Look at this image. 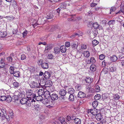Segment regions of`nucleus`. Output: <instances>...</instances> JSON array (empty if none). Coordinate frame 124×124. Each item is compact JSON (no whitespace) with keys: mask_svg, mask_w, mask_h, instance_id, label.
Returning a JSON list of instances; mask_svg holds the SVG:
<instances>
[{"mask_svg":"<svg viewBox=\"0 0 124 124\" xmlns=\"http://www.w3.org/2000/svg\"><path fill=\"white\" fill-rule=\"evenodd\" d=\"M26 94L27 96H30L29 97H27V98L30 100H31L32 98H35L36 96L35 94L33 93V91L31 90H27Z\"/></svg>","mask_w":124,"mask_h":124,"instance_id":"f257e3e1","label":"nucleus"},{"mask_svg":"<svg viewBox=\"0 0 124 124\" xmlns=\"http://www.w3.org/2000/svg\"><path fill=\"white\" fill-rule=\"evenodd\" d=\"M51 94L50 92L47 90H46L44 92L43 95L44 97H45L46 99H44L43 101V102H44V101L46 100V103H47L48 102V100L47 99L49 97H50Z\"/></svg>","mask_w":124,"mask_h":124,"instance_id":"f03ea898","label":"nucleus"},{"mask_svg":"<svg viewBox=\"0 0 124 124\" xmlns=\"http://www.w3.org/2000/svg\"><path fill=\"white\" fill-rule=\"evenodd\" d=\"M30 100L26 98H23L20 100V102L22 104H27V105H28L31 102Z\"/></svg>","mask_w":124,"mask_h":124,"instance_id":"7ed1b4c3","label":"nucleus"},{"mask_svg":"<svg viewBox=\"0 0 124 124\" xmlns=\"http://www.w3.org/2000/svg\"><path fill=\"white\" fill-rule=\"evenodd\" d=\"M78 46V44L77 42H73L71 44L70 46L73 51H76L77 50Z\"/></svg>","mask_w":124,"mask_h":124,"instance_id":"20e7f679","label":"nucleus"},{"mask_svg":"<svg viewBox=\"0 0 124 124\" xmlns=\"http://www.w3.org/2000/svg\"><path fill=\"white\" fill-rule=\"evenodd\" d=\"M88 112V113H90L92 115L95 116L97 114V110L95 108H94L93 109H89Z\"/></svg>","mask_w":124,"mask_h":124,"instance_id":"39448f33","label":"nucleus"},{"mask_svg":"<svg viewBox=\"0 0 124 124\" xmlns=\"http://www.w3.org/2000/svg\"><path fill=\"white\" fill-rule=\"evenodd\" d=\"M39 83L38 84L36 82L34 81L32 82L31 83L30 86L32 88H38L39 87Z\"/></svg>","mask_w":124,"mask_h":124,"instance_id":"423d86ee","label":"nucleus"},{"mask_svg":"<svg viewBox=\"0 0 124 124\" xmlns=\"http://www.w3.org/2000/svg\"><path fill=\"white\" fill-rule=\"evenodd\" d=\"M50 97L53 101H54L58 99V95L56 93H51Z\"/></svg>","mask_w":124,"mask_h":124,"instance_id":"0eeeda50","label":"nucleus"},{"mask_svg":"<svg viewBox=\"0 0 124 124\" xmlns=\"http://www.w3.org/2000/svg\"><path fill=\"white\" fill-rule=\"evenodd\" d=\"M93 27L95 29H98L99 30L102 29V27L101 26L99 25L97 23H94L93 25Z\"/></svg>","mask_w":124,"mask_h":124,"instance_id":"6e6552de","label":"nucleus"},{"mask_svg":"<svg viewBox=\"0 0 124 124\" xmlns=\"http://www.w3.org/2000/svg\"><path fill=\"white\" fill-rule=\"evenodd\" d=\"M5 61L4 59H2L0 61V68H2L5 67V64L4 62Z\"/></svg>","mask_w":124,"mask_h":124,"instance_id":"1a4fd4ad","label":"nucleus"},{"mask_svg":"<svg viewBox=\"0 0 124 124\" xmlns=\"http://www.w3.org/2000/svg\"><path fill=\"white\" fill-rule=\"evenodd\" d=\"M68 1H65L61 3L60 4V6L61 8H65L67 6Z\"/></svg>","mask_w":124,"mask_h":124,"instance_id":"9d476101","label":"nucleus"},{"mask_svg":"<svg viewBox=\"0 0 124 124\" xmlns=\"http://www.w3.org/2000/svg\"><path fill=\"white\" fill-rule=\"evenodd\" d=\"M44 76L46 79H48L51 76V74L49 72L46 71L44 74Z\"/></svg>","mask_w":124,"mask_h":124,"instance_id":"9b49d317","label":"nucleus"},{"mask_svg":"<svg viewBox=\"0 0 124 124\" xmlns=\"http://www.w3.org/2000/svg\"><path fill=\"white\" fill-rule=\"evenodd\" d=\"M45 84V87H49L52 86V83L51 81L50 80H48L46 81Z\"/></svg>","mask_w":124,"mask_h":124,"instance_id":"f8f14e48","label":"nucleus"},{"mask_svg":"<svg viewBox=\"0 0 124 124\" xmlns=\"http://www.w3.org/2000/svg\"><path fill=\"white\" fill-rule=\"evenodd\" d=\"M44 17L46 19H48L52 18V15L50 14V13H49L46 14H44Z\"/></svg>","mask_w":124,"mask_h":124,"instance_id":"ddd939ff","label":"nucleus"},{"mask_svg":"<svg viewBox=\"0 0 124 124\" xmlns=\"http://www.w3.org/2000/svg\"><path fill=\"white\" fill-rule=\"evenodd\" d=\"M85 94L83 92H81L79 91L78 94V97L80 98H84L85 96Z\"/></svg>","mask_w":124,"mask_h":124,"instance_id":"4468645a","label":"nucleus"},{"mask_svg":"<svg viewBox=\"0 0 124 124\" xmlns=\"http://www.w3.org/2000/svg\"><path fill=\"white\" fill-rule=\"evenodd\" d=\"M67 93V91L64 89H61L59 92L61 96H65Z\"/></svg>","mask_w":124,"mask_h":124,"instance_id":"2eb2a0df","label":"nucleus"},{"mask_svg":"<svg viewBox=\"0 0 124 124\" xmlns=\"http://www.w3.org/2000/svg\"><path fill=\"white\" fill-rule=\"evenodd\" d=\"M46 80L44 78H42L40 79L39 84L41 86H45V84Z\"/></svg>","mask_w":124,"mask_h":124,"instance_id":"dca6fc26","label":"nucleus"},{"mask_svg":"<svg viewBox=\"0 0 124 124\" xmlns=\"http://www.w3.org/2000/svg\"><path fill=\"white\" fill-rule=\"evenodd\" d=\"M52 48V47L51 45L50 44H48L47 46L46 47L44 51L46 53L47 52Z\"/></svg>","mask_w":124,"mask_h":124,"instance_id":"f3484780","label":"nucleus"},{"mask_svg":"<svg viewBox=\"0 0 124 124\" xmlns=\"http://www.w3.org/2000/svg\"><path fill=\"white\" fill-rule=\"evenodd\" d=\"M41 66L43 69H46L48 68V64L47 63H43L42 64Z\"/></svg>","mask_w":124,"mask_h":124,"instance_id":"a211bd4d","label":"nucleus"},{"mask_svg":"<svg viewBox=\"0 0 124 124\" xmlns=\"http://www.w3.org/2000/svg\"><path fill=\"white\" fill-rule=\"evenodd\" d=\"M96 118L97 121H100L102 118V116L101 114H98L96 115Z\"/></svg>","mask_w":124,"mask_h":124,"instance_id":"6ab92c4d","label":"nucleus"},{"mask_svg":"<svg viewBox=\"0 0 124 124\" xmlns=\"http://www.w3.org/2000/svg\"><path fill=\"white\" fill-rule=\"evenodd\" d=\"M13 74L14 76L15 77H19L20 76V72L19 71H15Z\"/></svg>","mask_w":124,"mask_h":124,"instance_id":"aec40b11","label":"nucleus"},{"mask_svg":"<svg viewBox=\"0 0 124 124\" xmlns=\"http://www.w3.org/2000/svg\"><path fill=\"white\" fill-rule=\"evenodd\" d=\"M45 89H39L38 92V93L39 95H43Z\"/></svg>","mask_w":124,"mask_h":124,"instance_id":"412c9836","label":"nucleus"},{"mask_svg":"<svg viewBox=\"0 0 124 124\" xmlns=\"http://www.w3.org/2000/svg\"><path fill=\"white\" fill-rule=\"evenodd\" d=\"M88 62L89 64L94 63L96 61L94 58L93 57H92L89 60H88Z\"/></svg>","mask_w":124,"mask_h":124,"instance_id":"4be33fe9","label":"nucleus"},{"mask_svg":"<svg viewBox=\"0 0 124 124\" xmlns=\"http://www.w3.org/2000/svg\"><path fill=\"white\" fill-rule=\"evenodd\" d=\"M110 59L112 62H115L117 59V58L115 55H113L110 57Z\"/></svg>","mask_w":124,"mask_h":124,"instance_id":"5701e85b","label":"nucleus"},{"mask_svg":"<svg viewBox=\"0 0 124 124\" xmlns=\"http://www.w3.org/2000/svg\"><path fill=\"white\" fill-rule=\"evenodd\" d=\"M60 50L62 53H65L66 50V48L64 46H61L60 47Z\"/></svg>","mask_w":124,"mask_h":124,"instance_id":"b1692460","label":"nucleus"},{"mask_svg":"<svg viewBox=\"0 0 124 124\" xmlns=\"http://www.w3.org/2000/svg\"><path fill=\"white\" fill-rule=\"evenodd\" d=\"M39 95V96H36L35 97V100L38 101H42L43 100V97Z\"/></svg>","mask_w":124,"mask_h":124,"instance_id":"393cba45","label":"nucleus"},{"mask_svg":"<svg viewBox=\"0 0 124 124\" xmlns=\"http://www.w3.org/2000/svg\"><path fill=\"white\" fill-rule=\"evenodd\" d=\"M74 122L75 123L77 124H81V120L77 118H75L74 119Z\"/></svg>","mask_w":124,"mask_h":124,"instance_id":"a878e982","label":"nucleus"},{"mask_svg":"<svg viewBox=\"0 0 124 124\" xmlns=\"http://www.w3.org/2000/svg\"><path fill=\"white\" fill-rule=\"evenodd\" d=\"M14 70V67L13 66H10L9 69V71L11 74H13L15 71Z\"/></svg>","mask_w":124,"mask_h":124,"instance_id":"bb28decb","label":"nucleus"},{"mask_svg":"<svg viewBox=\"0 0 124 124\" xmlns=\"http://www.w3.org/2000/svg\"><path fill=\"white\" fill-rule=\"evenodd\" d=\"M116 67L113 66L110 67L109 68V71L110 72H114L116 71Z\"/></svg>","mask_w":124,"mask_h":124,"instance_id":"cd10ccee","label":"nucleus"},{"mask_svg":"<svg viewBox=\"0 0 124 124\" xmlns=\"http://www.w3.org/2000/svg\"><path fill=\"white\" fill-rule=\"evenodd\" d=\"M35 107V109L37 111H39L41 108V105L37 104L34 105Z\"/></svg>","mask_w":124,"mask_h":124,"instance_id":"c85d7f7f","label":"nucleus"},{"mask_svg":"<svg viewBox=\"0 0 124 124\" xmlns=\"http://www.w3.org/2000/svg\"><path fill=\"white\" fill-rule=\"evenodd\" d=\"M85 80L87 83H91L93 81V79L90 78L86 77L85 79Z\"/></svg>","mask_w":124,"mask_h":124,"instance_id":"c756f323","label":"nucleus"},{"mask_svg":"<svg viewBox=\"0 0 124 124\" xmlns=\"http://www.w3.org/2000/svg\"><path fill=\"white\" fill-rule=\"evenodd\" d=\"M7 33L6 31L1 32L0 31V37H4L7 35Z\"/></svg>","mask_w":124,"mask_h":124,"instance_id":"7c9ffc66","label":"nucleus"},{"mask_svg":"<svg viewBox=\"0 0 124 124\" xmlns=\"http://www.w3.org/2000/svg\"><path fill=\"white\" fill-rule=\"evenodd\" d=\"M83 54L84 56L86 57H88L90 55V53L88 51H85Z\"/></svg>","mask_w":124,"mask_h":124,"instance_id":"2f4dec72","label":"nucleus"},{"mask_svg":"<svg viewBox=\"0 0 124 124\" xmlns=\"http://www.w3.org/2000/svg\"><path fill=\"white\" fill-rule=\"evenodd\" d=\"M74 92V89L72 88H69L68 90V93L70 94H73Z\"/></svg>","mask_w":124,"mask_h":124,"instance_id":"473e14b6","label":"nucleus"},{"mask_svg":"<svg viewBox=\"0 0 124 124\" xmlns=\"http://www.w3.org/2000/svg\"><path fill=\"white\" fill-rule=\"evenodd\" d=\"M96 66L94 64H92L90 67V70L93 71H94L96 70Z\"/></svg>","mask_w":124,"mask_h":124,"instance_id":"72a5a7b5","label":"nucleus"},{"mask_svg":"<svg viewBox=\"0 0 124 124\" xmlns=\"http://www.w3.org/2000/svg\"><path fill=\"white\" fill-rule=\"evenodd\" d=\"M60 49L57 47H55L54 48V52L56 54L59 53L60 51Z\"/></svg>","mask_w":124,"mask_h":124,"instance_id":"f704fd0d","label":"nucleus"},{"mask_svg":"<svg viewBox=\"0 0 124 124\" xmlns=\"http://www.w3.org/2000/svg\"><path fill=\"white\" fill-rule=\"evenodd\" d=\"M99 43V42L95 39L93 40L92 42V44L93 46H95L98 45Z\"/></svg>","mask_w":124,"mask_h":124,"instance_id":"c9c22d12","label":"nucleus"},{"mask_svg":"<svg viewBox=\"0 0 124 124\" xmlns=\"http://www.w3.org/2000/svg\"><path fill=\"white\" fill-rule=\"evenodd\" d=\"M98 104V102L96 101L93 102L92 104L94 108H95L97 106Z\"/></svg>","mask_w":124,"mask_h":124,"instance_id":"e433bc0d","label":"nucleus"},{"mask_svg":"<svg viewBox=\"0 0 124 124\" xmlns=\"http://www.w3.org/2000/svg\"><path fill=\"white\" fill-rule=\"evenodd\" d=\"M9 116L10 118H13L14 117V114L12 110H11L9 111Z\"/></svg>","mask_w":124,"mask_h":124,"instance_id":"4c0bfd02","label":"nucleus"},{"mask_svg":"<svg viewBox=\"0 0 124 124\" xmlns=\"http://www.w3.org/2000/svg\"><path fill=\"white\" fill-rule=\"evenodd\" d=\"M69 100L70 101H73L74 100V97L73 94H71L69 96Z\"/></svg>","mask_w":124,"mask_h":124,"instance_id":"58836bf2","label":"nucleus"},{"mask_svg":"<svg viewBox=\"0 0 124 124\" xmlns=\"http://www.w3.org/2000/svg\"><path fill=\"white\" fill-rule=\"evenodd\" d=\"M13 84L15 88H17L18 87H19L20 85L19 83H18L17 82H13Z\"/></svg>","mask_w":124,"mask_h":124,"instance_id":"ea45409f","label":"nucleus"},{"mask_svg":"<svg viewBox=\"0 0 124 124\" xmlns=\"http://www.w3.org/2000/svg\"><path fill=\"white\" fill-rule=\"evenodd\" d=\"M101 98V95L99 94H96L94 97V99L96 100H99Z\"/></svg>","mask_w":124,"mask_h":124,"instance_id":"a19ab883","label":"nucleus"},{"mask_svg":"<svg viewBox=\"0 0 124 124\" xmlns=\"http://www.w3.org/2000/svg\"><path fill=\"white\" fill-rule=\"evenodd\" d=\"M58 119L62 123H63L65 121V118L62 117H59Z\"/></svg>","mask_w":124,"mask_h":124,"instance_id":"79ce46f5","label":"nucleus"},{"mask_svg":"<svg viewBox=\"0 0 124 124\" xmlns=\"http://www.w3.org/2000/svg\"><path fill=\"white\" fill-rule=\"evenodd\" d=\"M6 98H7V99H6V100L8 102H11L12 100V98L10 96H8L6 97Z\"/></svg>","mask_w":124,"mask_h":124,"instance_id":"37998d69","label":"nucleus"},{"mask_svg":"<svg viewBox=\"0 0 124 124\" xmlns=\"http://www.w3.org/2000/svg\"><path fill=\"white\" fill-rule=\"evenodd\" d=\"M114 98L116 100H118L120 98L119 95L117 94H116L113 95Z\"/></svg>","mask_w":124,"mask_h":124,"instance_id":"c03bdc74","label":"nucleus"},{"mask_svg":"<svg viewBox=\"0 0 124 124\" xmlns=\"http://www.w3.org/2000/svg\"><path fill=\"white\" fill-rule=\"evenodd\" d=\"M86 89L87 91L91 93L93 91L92 88L90 87L86 86Z\"/></svg>","mask_w":124,"mask_h":124,"instance_id":"a18cd8bd","label":"nucleus"},{"mask_svg":"<svg viewBox=\"0 0 124 124\" xmlns=\"http://www.w3.org/2000/svg\"><path fill=\"white\" fill-rule=\"evenodd\" d=\"M19 95L20 97L23 98L25 96V93L24 92H21L19 93Z\"/></svg>","mask_w":124,"mask_h":124,"instance_id":"49530a36","label":"nucleus"},{"mask_svg":"<svg viewBox=\"0 0 124 124\" xmlns=\"http://www.w3.org/2000/svg\"><path fill=\"white\" fill-rule=\"evenodd\" d=\"M5 96H1L0 97V100L1 101H3L6 100L7 98Z\"/></svg>","mask_w":124,"mask_h":124,"instance_id":"de8ad7c7","label":"nucleus"},{"mask_svg":"<svg viewBox=\"0 0 124 124\" xmlns=\"http://www.w3.org/2000/svg\"><path fill=\"white\" fill-rule=\"evenodd\" d=\"M108 73L107 69L106 68L103 69L101 71V73H102L104 74H106Z\"/></svg>","mask_w":124,"mask_h":124,"instance_id":"09e8293b","label":"nucleus"},{"mask_svg":"<svg viewBox=\"0 0 124 124\" xmlns=\"http://www.w3.org/2000/svg\"><path fill=\"white\" fill-rule=\"evenodd\" d=\"M83 7L81 6H80L77 7V10L78 11H82V10L83 9Z\"/></svg>","mask_w":124,"mask_h":124,"instance_id":"8fccbe9b","label":"nucleus"},{"mask_svg":"<svg viewBox=\"0 0 124 124\" xmlns=\"http://www.w3.org/2000/svg\"><path fill=\"white\" fill-rule=\"evenodd\" d=\"M82 86L81 85H78L75 87V89L77 91H79L81 89Z\"/></svg>","mask_w":124,"mask_h":124,"instance_id":"3c124183","label":"nucleus"},{"mask_svg":"<svg viewBox=\"0 0 124 124\" xmlns=\"http://www.w3.org/2000/svg\"><path fill=\"white\" fill-rule=\"evenodd\" d=\"M18 97L17 95H14L12 97V100L14 101L17 100L18 99Z\"/></svg>","mask_w":124,"mask_h":124,"instance_id":"603ef678","label":"nucleus"},{"mask_svg":"<svg viewBox=\"0 0 124 124\" xmlns=\"http://www.w3.org/2000/svg\"><path fill=\"white\" fill-rule=\"evenodd\" d=\"M120 7V11H119L118 12L116 13V14L119 13L120 12V11H121V12H122V13H124V6L123 7L122 6V4H121Z\"/></svg>","mask_w":124,"mask_h":124,"instance_id":"864d4df0","label":"nucleus"},{"mask_svg":"<svg viewBox=\"0 0 124 124\" xmlns=\"http://www.w3.org/2000/svg\"><path fill=\"white\" fill-rule=\"evenodd\" d=\"M115 23V21L114 20L109 21L108 22V24L109 25H113Z\"/></svg>","mask_w":124,"mask_h":124,"instance_id":"5fc2aeb1","label":"nucleus"},{"mask_svg":"<svg viewBox=\"0 0 124 124\" xmlns=\"http://www.w3.org/2000/svg\"><path fill=\"white\" fill-rule=\"evenodd\" d=\"M116 7H111V9L110 10V14H111V12L114 11L116 10Z\"/></svg>","mask_w":124,"mask_h":124,"instance_id":"6e6d98bb","label":"nucleus"},{"mask_svg":"<svg viewBox=\"0 0 124 124\" xmlns=\"http://www.w3.org/2000/svg\"><path fill=\"white\" fill-rule=\"evenodd\" d=\"M7 61L10 63L11 62L13 61L12 58L11 56L7 57Z\"/></svg>","mask_w":124,"mask_h":124,"instance_id":"4d7b16f0","label":"nucleus"},{"mask_svg":"<svg viewBox=\"0 0 124 124\" xmlns=\"http://www.w3.org/2000/svg\"><path fill=\"white\" fill-rule=\"evenodd\" d=\"M105 56L103 54H102L100 55L99 56L100 59L101 60H102L105 58Z\"/></svg>","mask_w":124,"mask_h":124,"instance_id":"13d9d810","label":"nucleus"},{"mask_svg":"<svg viewBox=\"0 0 124 124\" xmlns=\"http://www.w3.org/2000/svg\"><path fill=\"white\" fill-rule=\"evenodd\" d=\"M108 62L107 61H106L105 60H104L102 62V65L104 66H105L106 64L108 63Z\"/></svg>","mask_w":124,"mask_h":124,"instance_id":"bf43d9fd","label":"nucleus"},{"mask_svg":"<svg viewBox=\"0 0 124 124\" xmlns=\"http://www.w3.org/2000/svg\"><path fill=\"white\" fill-rule=\"evenodd\" d=\"M87 45L85 44H83L81 46V48L83 49H85L87 48Z\"/></svg>","mask_w":124,"mask_h":124,"instance_id":"052dcab7","label":"nucleus"},{"mask_svg":"<svg viewBox=\"0 0 124 124\" xmlns=\"http://www.w3.org/2000/svg\"><path fill=\"white\" fill-rule=\"evenodd\" d=\"M66 119L67 120V121H70V120L73 119L72 117H71L69 116H67L66 117Z\"/></svg>","mask_w":124,"mask_h":124,"instance_id":"680f3d73","label":"nucleus"},{"mask_svg":"<svg viewBox=\"0 0 124 124\" xmlns=\"http://www.w3.org/2000/svg\"><path fill=\"white\" fill-rule=\"evenodd\" d=\"M26 58V56L24 54H22L21 55V60H24Z\"/></svg>","mask_w":124,"mask_h":124,"instance_id":"e2e57ef3","label":"nucleus"},{"mask_svg":"<svg viewBox=\"0 0 124 124\" xmlns=\"http://www.w3.org/2000/svg\"><path fill=\"white\" fill-rule=\"evenodd\" d=\"M27 31H25L22 33V34L23 35V37L24 38L25 36H26L27 35Z\"/></svg>","mask_w":124,"mask_h":124,"instance_id":"0e129e2a","label":"nucleus"},{"mask_svg":"<svg viewBox=\"0 0 124 124\" xmlns=\"http://www.w3.org/2000/svg\"><path fill=\"white\" fill-rule=\"evenodd\" d=\"M65 47H69L70 46V43L69 42H66L65 43Z\"/></svg>","mask_w":124,"mask_h":124,"instance_id":"69168bd1","label":"nucleus"},{"mask_svg":"<svg viewBox=\"0 0 124 124\" xmlns=\"http://www.w3.org/2000/svg\"><path fill=\"white\" fill-rule=\"evenodd\" d=\"M42 62H43L42 60L40 59V60H39L38 61V64L39 65H41L43 63H42Z\"/></svg>","mask_w":124,"mask_h":124,"instance_id":"338daca9","label":"nucleus"},{"mask_svg":"<svg viewBox=\"0 0 124 124\" xmlns=\"http://www.w3.org/2000/svg\"><path fill=\"white\" fill-rule=\"evenodd\" d=\"M95 89L96 91L97 92H98L100 91V88L99 86H96V87Z\"/></svg>","mask_w":124,"mask_h":124,"instance_id":"774afa93","label":"nucleus"}]
</instances>
